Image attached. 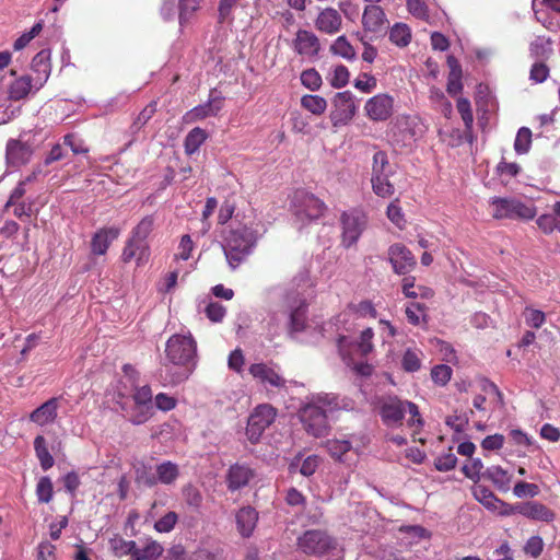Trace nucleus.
<instances>
[{
  "mask_svg": "<svg viewBox=\"0 0 560 560\" xmlns=\"http://www.w3.org/2000/svg\"><path fill=\"white\" fill-rule=\"evenodd\" d=\"M154 219L152 215L144 217L132 230L131 236L136 240L147 242V237L153 230Z\"/></svg>",
  "mask_w": 560,
  "mask_h": 560,
  "instance_id": "obj_44",
  "label": "nucleus"
},
{
  "mask_svg": "<svg viewBox=\"0 0 560 560\" xmlns=\"http://www.w3.org/2000/svg\"><path fill=\"white\" fill-rule=\"evenodd\" d=\"M168 361L175 365H195L197 357V345L190 334H176L168 338L165 347Z\"/></svg>",
  "mask_w": 560,
  "mask_h": 560,
  "instance_id": "obj_4",
  "label": "nucleus"
},
{
  "mask_svg": "<svg viewBox=\"0 0 560 560\" xmlns=\"http://www.w3.org/2000/svg\"><path fill=\"white\" fill-rule=\"evenodd\" d=\"M276 409L271 405H259L250 413L246 434L252 443H256L264 431L275 421Z\"/></svg>",
  "mask_w": 560,
  "mask_h": 560,
  "instance_id": "obj_6",
  "label": "nucleus"
},
{
  "mask_svg": "<svg viewBox=\"0 0 560 560\" xmlns=\"http://www.w3.org/2000/svg\"><path fill=\"white\" fill-rule=\"evenodd\" d=\"M257 521L258 513L254 508H242L236 514V525L240 534L243 537H249L256 527Z\"/></svg>",
  "mask_w": 560,
  "mask_h": 560,
  "instance_id": "obj_27",
  "label": "nucleus"
},
{
  "mask_svg": "<svg viewBox=\"0 0 560 560\" xmlns=\"http://www.w3.org/2000/svg\"><path fill=\"white\" fill-rule=\"evenodd\" d=\"M178 515L175 512H168L155 522L154 528L159 533H170L176 525Z\"/></svg>",
  "mask_w": 560,
  "mask_h": 560,
  "instance_id": "obj_54",
  "label": "nucleus"
},
{
  "mask_svg": "<svg viewBox=\"0 0 560 560\" xmlns=\"http://www.w3.org/2000/svg\"><path fill=\"white\" fill-rule=\"evenodd\" d=\"M328 453L337 460L345 462V455L352 448L348 440H329L326 443Z\"/></svg>",
  "mask_w": 560,
  "mask_h": 560,
  "instance_id": "obj_38",
  "label": "nucleus"
},
{
  "mask_svg": "<svg viewBox=\"0 0 560 560\" xmlns=\"http://www.w3.org/2000/svg\"><path fill=\"white\" fill-rule=\"evenodd\" d=\"M290 317V329L294 332L304 330L306 325L307 304L304 295L298 291H290L284 299Z\"/></svg>",
  "mask_w": 560,
  "mask_h": 560,
  "instance_id": "obj_10",
  "label": "nucleus"
},
{
  "mask_svg": "<svg viewBox=\"0 0 560 560\" xmlns=\"http://www.w3.org/2000/svg\"><path fill=\"white\" fill-rule=\"evenodd\" d=\"M538 228L546 234L552 233L555 230L560 232V222L553 212L552 214H542L536 221Z\"/></svg>",
  "mask_w": 560,
  "mask_h": 560,
  "instance_id": "obj_50",
  "label": "nucleus"
},
{
  "mask_svg": "<svg viewBox=\"0 0 560 560\" xmlns=\"http://www.w3.org/2000/svg\"><path fill=\"white\" fill-rule=\"evenodd\" d=\"M457 463V457L454 453L450 450L448 453L442 454L438 456L434 460V467L439 471H448L453 468H455Z\"/></svg>",
  "mask_w": 560,
  "mask_h": 560,
  "instance_id": "obj_55",
  "label": "nucleus"
},
{
  "mask_svg": "<svg viewBox=\"0 0 560 560\" xmlns=\"http://www.w3.org/2000/svg\"><path fill=\"white\" fill-rule=\"evenodd\" d=\"M550 44L551 43L549 39L545 40L542 38H537L529 46L530 55L537 59L548 58L552 51L550 48Z\"/></svg>",
  "mask_w": 560,
  "mask_h": 560,
  "instance_id": "obj_51",
  "label": "nucleus"
},
{
  "mask_svg": "<svg viewBox=\"0 0 560 560\" xmlns=\"http://www.w3.org/2000/svg\"><path fill=\"white\" fill-rule=\"evenodd\" d=\"M343 407H346V404L337 395L317 394L301 408L300 419L310 435L322 438L327 435L329 431L327 413Z\"/></svg>",
  "mask_w": 560,
  "mask_h": 560,
  "instance_id": "obj_1",
  "label": "nucleus"
},
{
  "mask_svg": "<svg viewBox=\"0 0 560 560\" xmlns=\"http://www.w3.org/2000/svg\"><path fill=\"white\" fill-rule=\"evenodd\" d=\"M155 113V105L150 104L147 107L142 109V112L138 115L136 120L132 124V129L135 131H139L154 115Z\"/></svg>",
  "mask_w": 560,
  "mask_h": 560,
  "instance_id": "obj_62",
  "label": "nucleus"
},
{
  "mask_svg": "<svg viewBox=\"0 0 560 560\" xmlns=\"http://www.w3.org/2000/svg\"><path fill=\"white\" fill-rule=\"evenodd\" d=\"M135 406L129 413L133 424H142L153 416V396L149 385L136 387L132 394Z\"/></svg>",
  "mask_w": 560,
  "mask_h": 560,
  "instance_id": "obj_8",
  "label": "nucleus"
},
{
  "mask_svg": "<svg viewBox=\"0 0 560 560\" xmlns=\"http://www.w3.org/2000/svg\"><path fill=\"white\" fill-rule=\"evenodd\" d=\"M31 69L36 73L34 79L35 89H40L50 75V51L43 49L37 52L31 63Z\"/></svg>",
  "mask_w": 560,
  "mask_h": 560,
  "instance_id": "obj_20",
  "label": "nucleus"
},
{
  "mask_svg": "<svg viewBox=\"0 0 560 560\" xmlns=\"http://www.w3.org/2000/svg\"><path fill=\"white\" fill-rule=\"evenodd\" d=\"M389 174L390 168L386 153L383 151H377L373 155L372 177Z\"/></svg>",
  "mask_w": 560,
  "mask_h": 560,
  "instance_id": "obj_46",
  "label": "nucleus"
},
{
  "mask_svg": "<svg viewBox=\"0 0 560 560\" xmlns=\"http://www.w3.org/2000/svg\"><path fill=\"white\" fill-rule=\"evenodd\" d=\"M428 307L423 303L419 302H410L406 306V316L410 324L418 326L422 322H428V315H427Z\"/></svg>",
  "mask_w": 560,
  "mask_h": 560,
  "instance_id": "obj_35",
  "label": "nucleus"
},
{
  "mask_svg": "<svg viewBox=\"0 0 560 560\" xmlns=\"http://www.w3.org/2000/svg\"><path fill=\"white\" fill-rule=\"evenodd\" d=\"M518 513L523 516L541 522H551L555 518V513L546 505L539 502H527L516 508Z\"/></svg>",
  "mask_w": 560,
  "mask_h": 560,
  "instance_id": "obj_26",
  "label": "nucleus"
},
{
  "mask_svg": "<svg viewBox=\"0 0 560 560\" xmlns=\"http://www.w3.org/2000/svg\"><path fill=\"white\" fill-rule=\"evenodd\" d=\"M301 105L314 115H322L327 108V102L319 95H304Z\"/></svg>",
  "mask_w": 560,
  "mask_h": 560,
  "instance_id": "obj_42",
  "label": "nucleus"
},
{
  "mask_svg": "<svg viewBox=\"0 0 560 560\" xmlns=\"http://www.w3.org/2000/svg\"><path fill=\"white\" fill-rule=\"evenodd\" d=\"M36 497L39 503H49L54 498V485L48 476H43L36 485Z\"/></svg>",
  "mask_w": 560,
  "mask_h": 560,
  "instance_id": "obj_40",
  "label": "nucleus"
},
{
  "mask_svg": "<svg viewBox=\"0 0 560 560\" xmlns=\"http://www.w3.org/2000/svg\"><path fill=\"white\" fill-rule=\"evenodd\" d=\"M411 37V30L405 23H396L389 30V40L396 46L406 47Z\"/></svg>",
  "mask_w": 560,
  "mask_h": 560,
  "instance_id": "obj_34",
  "label": "nucleus"
},
{
  "mask_svg": "<svg viewBox=\"0 0 560 560\" xmlns=\"http://www.w3.org/2000/svg\"><path fill=\"white\" fill-rule=\"evenodd\" d=\"M452 376V369L448 365H436L431 371V377L438 385L444 386Z\"/></svg>",
  "mask_w": 560,
  "mask_h": 560,
  "instance_id": "obj_56",
  "label": "nucleus"
},
{
  "mask_svg": "<svg viewBox=\"0 0 560 560\" xmlns=\"http://www.w3.org/2000/svg\"><path fill=\"white\" fill-rule=\"evenodd\" d=\"M336 540L326 532L310 529L298 538L299 549L308 556L320 557L335 549Z\"/></svg>",
  "mask_w": 560,
  "mask_h": 560,
  "instance_id": "obj_5",
  "label": "nucleus"
},
{
  "mask_svg": "<svg viewBox=\"0 0 560 560\" xmlns=\"http://www.w3.org/2000/svg\"><path fill=\"white\" fill-rule=\"evenodd\" d=\"M326 210L325 203L313 194L299 191L294 197V213L299 220L313 221L319 219Z\"/></svg>",
  "mask_w": 560,
  "mask_h": 560,
  "instance_id": "obj_7",
  "label": "nucleus"
},
{
  "mask_svg": "<svg viewBox=\"0 0 560 560\" xmlns=\"http://www.w3.org/2000/svg\"><path fill=\"white\" fill-rule=\"evenodd\" d=\"M483 477L492 481L499 490L508 491L510 489L511 476L501 466L488 467Z\"/></svg>",
  "mask_w": 560,
  "mask_h": 560,
  "instance_id": "obj_29",
  "label": "nucleus"
},
{
  "mask_svg": "<svg viewBox=\"0 0 560 560\" xmlns=\"http://www.w3.org/2000/svg\"><path fill=\"white\" fill-rule=\"evenodd\" d=\"M163 552V547L156 541H150L143 549H139L137 545L132 553V560H155Z\"/></svg>",
  "mask_w": 560,
  "mask_h": 560,
  "instance_id": "obj_37",
  "label": "nucleus"
},
{
  "mask_svg": "<svg viewBox=\"0 0 560 560\" xmlns=\"http://www.w3.org/2000/svg\"><path fill=\"white\" fill-rule=\"evenodd\" d=\"M471 492L474 498L489 510H497L498 504L501 503L494 493L482 485L475 483L471 488Z\"/></svg>",
  "mask_w": 560,
  "mask_h": 560,
  "instance_id": "obj_31",
  "label": "nucleus"
},
{
  "mask_svg": "<svg viewBox=\"0 0 560 560\" xmlns=\"http://www.w3.org/2000/svg\"><path fill=\"white\" fill-rule=\"evenodd\" d=\"M348 81H349V71H348L347 67H345L342 65L337 66L334 69V73L330 79V84L336 89H340V88L345 86L348 83Z\"/></svg>",
  "mask_w": 560,
  "mask_h": 560,
  "instance_id": "obj_58",
  "label": "nucleus"
},
{
  "mask_svg": "<svg viewBox=\"0 0 560 560\" xmlns=\"http://www.w3.org/2000/svg\"><path fill=\"white\" fill-rule=\"evenodd\" d=\"M483 468V464L481 459L474 458L469 464H466L462 467L463 474L472 480L475 483H477L481 476H483V472L481 471Z\"/></svg>",
  "mask_w": 560,
  "mask_h": 560,
  "instance_id": "obj_48",
  "label": "nucleus"
},
{
  "mask_svg": "<svg viewBox=\"0 0 560 560\" xmlns=\"http://www.w3.org/2000/svg\"><path fill=\"white\" fill-rule=\"evenodd\" d=\"M422 352L419 349H407L401 358V368L405 372L413 373L420 370Z\"/></svg>",
  "mask_w": 560,
  "mask_h": 560,
  "instance_id": "obj_36",
  "label": "nucleus"
},
{
  "mask_svg": "<svg viewBox=\"0 0 560 560\" xmlns=\"http://www.w3.org/2000/svg\"><path fill=\"white\" fill-rule=\"evenodd\" d=\"M56 547L49 541H43L37 548V560H55Z\"/></svg>",
  "mask_w": 560,
  "mask_h": 560,
  "instance_id": "obj_64",
  "label": "nucleus"
},
{
  "mask_svg": "<svg viewBox=\"0 0 560 560\" xmlns=\"http://www.w3.org/2000/svg\"><path fill=\"white\" fill-rule=\"evenodd\" d=\"M188 560H223V557L219 550L199 548L189 556Z\"/></svg>",
  "mask_w": 560,
  "mask_h": 560,
  "instance_id": "obj_61",
  "label": "nucleus"
},
{
  "mask_svg": "<svg viewBox=\"0 0 560 560\" xmlns=\"http://www.w3.org/2000/svg\"><path fill=\"white\" fill-rule=\"evenodd\" d=\"M315 28L326 35L338 34L342 30V16L338 10L327 7L319 10L314 20Z\"/></svg>",
  "mask_w": 560,
  "mask_h": 560,
  "instance_id": "obj_14",
  "label": "nucleus"
},
{
  "mask_svg": "<svg viewBox=\"0 0 560 560\" xmlns=\"http://www.w3.org/2000/svg\"><path fill=\"white\" fill-rule=\"evenodd\" d=\"M33 86H35L34 79L30 75H22L15 79L9 86V98L20 101L28 95Z\"/></svg>",
  "mask_w": 560,
  "mask_h": 560,
  "instance_id": "obj_28",
  "label": "nucleus"
},
{
  "mask_svg": "<svg viewBox=\"0 0 560 560\" xmlns=\"http://www.w3.org/2000/svg\"><path fill=\"white\" fill-rule=\"evenodd\" d=\"M389 175L375 176L371 178L372 188L375 195L382 198H388L394 195L395 188L388 180Z\"/></svg>",
  "mask_w": 560,
  "mask_h": 560,
  "instance_id": "obj_41",
  "label": "nucleus"
},
{
  "mask_svg": "<svg viewBox=\"0 0 560 560\" xmlns=\"http://www.w3.org/2000/svg\"><path fill=\"white\" fill-rule=\"evenodd\" d=\"M59 398H50L32 411L30 415L31 421L38 425L51 423L57 418Z\"/></svg>",
  "mask_w": 560,
  "mask_h": 560,
  "instance_id": "obj_24",
  "label": "nucleus"
},
{
  "mask_svg": "<svg viewBox=\"0 0 560 560\" xmlns=\"http://www.w3.org/2000/svg\"><path fill=\"white\" fill-rule=\"evenodd\" d=\"M120 234L118 228H108L97 231L91 242L92 253L95 255H104L113 241Z\"/></svg>",
  "mask_w": 560,
  "mask_h": 560,
  "instance_id": "obj_25",
  "label": "nucleus"
},
{
  "mask_svg": "<svg viewBox=\"0 0 560 560\" xmlns=\"http://www.w3.org/2000/svg\"><path fill=\"white\" fill-rule=\"evenodd\" d=\"M110 548L115 552L116 556H126L130 555L132 557L136 541L133 540H125L124 538L119 536H115L109 540Z\"/></svg>",
  "mask_w": 560,
  "mask_h": 560,
  "instance_id": "obj_45",
  "label": "nucleus"
},
{
  "mask_svg": "<svg viewBox=\"0 0 560 560\" xmlns=\"http://www.w3.org/2000/svg\"><path fill=\"white\" fill-rule=\"evenodd\" d=\"M292 48L298 55L314 59L318 57L320 42L315 33L307 30H299L292 42Z\"/></svg>",
  "mask_w": 560,
  "mask_h": 560,
  "instance_id": "obj_13",
  "label": "nucleus"
},
{
  "mask_svg": "<svg viewBox=\"0 0 560 560\" xmlns=\"http://www.w3.org/2000/svg\"><path fill=\"white\" fill-rule=\"evenodd\" d=\"M255 477V471L245 464L236 463L226 472L225 482L230 491H236L246 487Z\"/></svg>",
  "mask_w": 560,
  "mask_h": 560,
  "instance_id": "obj_18",
  "label": "nucleus"
},
{
  "mask_svg": "<svg viewBox=\"0 0 560 560\" xmlns=\"http://www.w3.org/2000/svg\"><path fill=\"white\" fill-rule=\"evenodd\" d=\"M249 373L254 378L272 387H283L284 378L271 366L265 363H255L249 366Z\"/></svg>",
  "mask_w": 560,
  "mask_h": 560,
  "instance_id": "obj_23",
  "label": "nucleus"
},
{
  "mask_svg": "<svg viewBox=\"0 0 560 560\" xmlns=\"http://www.w3.org/2000/svg\"><path fill=\"white\" fill-rule=\"evenodd\" d=\"M457 110L462 116V119L465 124L466 130L471 131L472 122H474V116L470 107V102L465 97H459L457 100Z\"/></svg>",
  "mask_w": 560,
  "mask_h": 560,
  "instance_id": "obj_49",
  "label": "nucleus"
},
{
  "mask_svg": "<svg viewBox=\"0 0 560 560\" xmlns=\"http://www.w3.org/2000/svg\"><path fill=\"white\" fill-rule=\"evenodd\" d=\"M388 260L397 275H407L416 266L413 254L400 243L393 244L388 248Z\"/></svg>",
  "mask_w": 560,
  "mask_h": 560,
  "instance_id": "obj_12",
  "label": "nucleus"
},
{
  "mask_svg": "<svg viewBox=\"0 0 560 560\" xmlns=\"http://www.w3.org/2000/svg\"><path fill=\"white\" fill-rule=\"evenodd\" d=\"M207 132L200 127L192 128L185 138L184 148L188 155L196 153L207 139Z\"/></svg>",
  "mask_w": 560,
  "mask_h": 560,
  "instance_id": "obj_32",
  "label": "nucleus"
},
{
  "mask_svg": "<svg viewBox=\"0 0 560 560\" xmlns=\"http://www.w3.org/2000/svg\"><path fill=\"white\" fill-rule=\"evenodd\" d=\"M513 493L517 498H524V497L534 498L539 493V488L535 483L520 481L514 486Z\"/></svg>",
  "mask_w": 560,
  "mask_h": 560,
  "instance_id": "obj_57",
  "label": "nucleus"
},
{
  "mask_svg": "<svg viewBox=\"0 0 560 560\" xmlns=\"http://www.w3.org/2000/svg\"><path fill=\"white\" fill-rule=\"evenodd\" d=\"M155 474L158 477V482L168 486L173 485L178 478L179 468L177 464L171 460H166L156 466Z\"/></svg>",
  "mask_w": 560,
  "mask_h": 560,
  "instance_id": "obj_30",
  "label": "nucleus"
},
{
  "mask_svg": "<svg viewBox=\"0 0 560 560\" xmlns=\"http://www.w3.org/2000/svg\"><path fill=\"white\" fill-rule=\"evenodd\" d=\"M335 109L330 114L334 126L348 124L357 112L353 95L350 91L339 92L332 101Z\"/></svg>",
  "mask_w": 560,
  "mask_h": 560,
  "instance_id": "obj_11",
  "label": "nucleus"
},
{
  "mask_svg": "<svg viewBox=\"0 0 560 560\" xmlns=\"http://www.w3.org/2000/svg\"><path fill=\"white\" fill-rule=\"evenodd\" d=\"M205 312L211 322L219 323L224 318L226 310L222 304L218 302H211L207 305Z\"/></svg>",
  "mask_w": 560,
  "mask_h": 560,
  "instance_id": "obj_59",
  "label": "nucleus"
},
{
  "mask_svg": "<svg viewBox=\"0 0 560 560\" xmlns=\"http://www.w3.org/2000/svg\"><path fill=\"white\" fill-rule=\"evenodd\" d=\"M492 217L498 220H532L537 211L532 201L515 197H493L490 199Z\"/></svg>",
  "mask_w": 560,
  "mask_h": 560,
  "instance_id": "obj_3",
  "label": "nucleus"
},
{
  "mask_svg": "<svg viewBox=\"0 0 560 560\" xmlns=\"http://www.w3.org/2000/svg\"><path fill=\"white\" fill-rule=\"evenodd\" d=\"M330 51L334 55L341 56L345 59L352 60L355 57V50L353 46L349 43L346 36H339L331 44Z\"/></svg>",
  "mask_w": 560,
  "mask_h": 560,
  "instance_id": "obj_39",
  "label": "nucleus"
},
{
  "mask_svg": "<svg viewBox=\"0 0 560 560\" xmlns=\"http://www.w3.org/2000/svg\"><path fill=\"white\" fill-rule=\"evenodd\" d=\"M549 77V68L545 62H535L529 72V79L536 83H542Z\"/></svg>",
  "mask_w": 560,
  "mask_h": 560,
  "instance_id": "obj_60",
  "label": "nucleus"
},
{
  "mask_svg": "<svg viewBox=\"0 0 560 560\" xmlns=\"http://www.w3.org/2000/svg\"><path fill=\"white\" fill-rule=\"evenodd\" d=\"M532 143V131L526 128L522 127L516 135L515 141H514V149L518 154L527 153Z\"/></svg>",
  "mask_w": 560,
  "mask_h": 560,
  "instance_id": "obj_47",
  "label": "nucleus"
},
{
  "mask_svg": "<svg viewBox=\"0 0 560 560\" xmlns=\"http://www.w3.org/2000/svg\"><path fill=\"white\" fill-rule=\"evenodd\" d=\"M362 26L369 33H384L388 28V20L384 10L376 4L366 5L362 14Z\"/></svg>",
  "mask_w": 560,
  "mask_h": 560,
  "instance_id": "obj_15",
  "label": "nucleus"
},
{
  "mask_svg": "<svg viewBox=\"0 0 560 560\" xmlns=\"http://www.w3.org/2000/svg\"><path fill=\"white\" fill-rule=\"evenodd\" d=\"M393 98L387 94H378L371 97L364 106L370 119L375 121L386 120L393 113Z\"/></svg>",
  "mask_w": 560,
  "mask_h": 560,
  "instance_id": "obj_17",
  "label": "nucleus"
},
{
  "mask_svg": "<svg viewBox=\"0 0 560 560\" xmlns=\"http://www.w3.org/2000/svg\"><path fill=\"white\" fill-rule=\"evenodd\" d=\"M301 82L311 91H316L322 85V77L315 69H307L302 72Z\"/></svg>",
  "mask_w": 560,
  "mask_h": 560,
  "instance_id": "obj_52",
  "label": "nucleus"
},
{
  "mask_svg": "<svg viewBox=\"0 0 560 560\" xmlns=\"http://www.w3.org/2000/svg\"><path fill=\"white\" fill-rule=\"evenodd\" d=\"M150 256L149 245L147 242L129 237L126 246L122 249L121 259L124 262H129L132 259L137 260V265L141 266L147 262Z\"/></svg>",
  "mask_w": 560,
  "mask_h": 560,
  "instance_id": "obj_22",
  "label": "nucleus"
},
{
  "mask_svg": "<svg viewBox=\"0 0 560 560\" xmlns=\"http://www.w3.org/2000/svg\"><path fill=\"white\" fill-rule=\"evenodd\" d=\"M182 494L185 503L194 509L198 510L202 504V494L201 492L192 485H186L182 489Z\"/></svg>",
  "mask_w": 560,
  "mask_h": 560,
  "instance_id": "obj_43",
  "label": "nucleus"
},
{
  "mask_svg": "<svg viewBox=\"0 0 560 560\" xmlns=\"http://www.w3.org/2000/svg\"><path fill=\"white\" fill-rule=\"evenodd\" d=\"M154 406L162 411H170L175 408L176 399L167 394L160 393L154 398Z\"/></svg>",
  "mask_w": 560,
  "mask_h": 560,
  "instance_id": "obj_63",
  "label": "nucleus"
},
{
  "mask_svg": "<svg viewBox=\"0 0 560 560\" xmlns=\"http://www.w3.org/2000/svg\"><path fill=\"white\" fill-rule=\"evenodd\" d=\"M33 150L30 144L18 139H10L7 143L5 156L9 165L19 167L31 160Z\"/></svg>",
  "mask_w": 560,
  "mask_h": 560,
  "instance_id": "obj_19",
  "label": "nucleus"
},
{
  "mask_svg": "<svg viewBox=\"0 0 560 560\" xmlns=\"http://www.w3.org/2000/svg\"><path fill=\"white\" fill-rule=\"evenodd\" d=\"M407 9L411 15L420 20L429 19V9L424 0H406Z\"/></svg>",
  "mask_w": 560,
  "mask_h": 560,
  "instance_id": "obj_53",
  "label": "nucleus"
},
{
  "mask_svg": "<svg viewBox=\"0 0 560 560\" xmlns=\"http://www.w3.org/2000/svg\"><path fill=\"white\" fill-rule=\"evenodd\" d=\"M223 98L220 96H210L206 104L195 106L192 109L186 113L185 119L188 122L202 120L207 117L217 116L222 109Z\"/></svg>",
  "mask_w": 560,
  "mask_h": 560,
  "instance_id": "obj_21",
  "label": "nucleus"
},
{
  "mask_svg": "<svg viewBox=\"0 0 560 560\" xmlns=\"http://www.w3.org/2000/svg\"><path fill=\"white\" fill-rule=\"evenodd\" d=\"M342 245L350 247L358 242L366 224L365 214L352 209L341 214Z\"/></svg>",
  "mask_w": 560,
  "mask_h": 560,
  "instance_id": "obj_9",
  "label": "nucleus"
},
{
  "mask_svg": "<svg viewBox=\"0 0 560 560\" xmlns=\"http://www.w3.org/2000/svg\"><path fill=\"white\" fill-rule=\"evenodd\" d=\"M256 241V232L246 225H238L229 231L224 237L223 250L232 269H236L245 260Z\"/></svg>",
  "mask_w": 560,
  "mask_h": 560,
  "instance_id": "obj_2",
  "label": "nucleus"
},
{
  "mask_svg": "<svg viewBox=\"0 0 560 560\" xmlns=\"http://www.w3.org/2000/svg\"><path fill=\"white\" fill-rule=\"evenodd\" d=\"M34 448H35L36 456L40 463V467L43 468V470L50 469L54 466L55 460L48 451L46 440L43 435H37L35 438Z\"/></svg>",
  "mask_w": 560,
  "mask_h": 560,
  "instance_id": "obj_33",
  "label": "nucleus"
},
{
  "mask_svg": "<svg viewBox=\"0 0 560 560\" xmlns=\"http://www.w3.org/2000/svg\"><path fill=\"white\" fill-rule=\"evenodd\" d=\"M406 413V400L398 397H387L381 404L380 415L383 422L390 425L401 424Z\"/></svg>",
  "mask_w": 560,
  "mask_h": 560,
  "instance_id": "obj_16",
  "label": "nucleus"
}]
</instances>
